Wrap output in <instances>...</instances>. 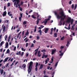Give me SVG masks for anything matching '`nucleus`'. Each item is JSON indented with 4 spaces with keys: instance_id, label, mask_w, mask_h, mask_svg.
<instances>
[{
    "instance_id": "obj_1",
    "label": "nucleus",
    "mask_w": 77,
    "mask_h": 77,
    "mask_svg": "<svg viewBox=\"0 0 77 77\" xmlns=\"http://www.w3.org/2000/svg\"><path fill=\"white\" fill-rule=\"evenodd\" d=\"M54 13L55 15H56L58 19L61 18V21H63L64 19H65V17H66V15L65 14L63 11H62L60 13V15L61 16H59V15L56 12H55Z\"/></svg>"
},
{
    "instance_id": "obj_2",
    "label": "nucleus",
    "mask_w": 77,
    "mask_h": 77,
    "mask_svg": "<svg viewBox=\"0 0 77 77\" xmlns=\"http://www.w3.org/2000/svg\"><path fill=\"white\" fill-rule=\"evenodd\" d=\"M13 2H14V6H15L16 5V7L17 8H18V3L20 2V0H14L13 1Z\"/></svg>"
},
{
    "instance_id": "obj_3",
    "label": "nucleus",
    "mask_w": 77,
    "mask_h": 77,
    "mask_svg": "<svg viewBox=\"0 0 77 77\" xmlns=\"http://www.w3.org/2000/svg\"><path fill=\"white\" fill-rule=\"evenodd\" d=\"M32 65H33V62L32 61H31L29 65L28 68V74H30V72H31Z\"/></svg>"
},
{
    "instance_id": "obj_4",
    "label": "nucleus",
    "mask_w": 77,
    "mask_h": 77,
    "mask_svg": "<svg viewBox=\"0 0 77 77\" xmlns=\"http://www.w3.org/2000/svg\"><path fill=\"white\" fill-rule=\"evenodd\" d=\"M37 17V24H38V23H39V20H41V19H38V18L39 17H40V16L39 15H38V13H36Z\"/></svg>"
},
{
    "instance_id": "obj_5",
    "label": "nucleus",
    "mask_w": 77,
    "mask_h": 77,
    "mask_svg": "<svg viewBox=\"0 0 77 77\" xmlns=\"http://www.w3.org/2000/svg\"><path fill=\"white\" fill-rule=\"evenodd\" d=\"M50 18H51V16H49L48 18L47 19H46L44 21V23H45V24H46L47 23V21H48V20H50Z\"/></svg>"
},
{
    "instance_id": "obj_6",
    "label": "nucleus",
    "mask_w": 77,
    "mask_h": 77,
    "mask_svg": "<svg viewBox=\"0 0 77 77\" xmlns=\"http://www.w3.org/2000/svg\"><path fill=\"white\" fill-rule=\"evenodd\" d=\"M71 18H67V20L66 21V23H70V22H71Z\"/></svg>"
},
{
    "instance_id": "obj_7",
    "label": "nucleus",
    "mask_w": 77,
    "mask_h": 77,
    "mask_svg": "<svg viewBox=\"0 0 77 77\" xmlns=\"http://www.w3.org/2000/svg\"><path fill=\"white\" fill-rule=\"evenodd\" d=\"M20 17H19V20L20 21H21V18L23 17V14L20 13Z\"/></svg>"
},
{
    "instance_id": "obj_8",
    "label": "nucleus",
    "mask_w": 77,
    "mask_h": 77,
    "mask_svg": "<svg viewBox=\"0 0 77 77\" xmlns=\"http://www.w3.org/2000/svg\"><path fill=\"white\" fill-rule=\"evenodd\" d=\"M29 34V30H28L26 32L25 34V35L24 37V38H25Z\"/></svg>"
},
{
    "instance_id": "obj_9",
    "label": "nucleus",
    "mask_w": 77,
    "mask_h": 77,
    "mask_svg": "<svg viewBox=\"0 0 77 77\" xmlns=\"http://www.w3.org/2000/svg\"><path fill=\"white\" fill-rule=\"evenodd\" d=\"M9 46V43L8 42H6L5 44V48H8V46Z\"/></svg>"
},
{
    "instance_id": "obj_10",
    "label": "nucleus",
    "mask_w": 77,
    "mask_h": 77,
    "mask_svg": "<svg viewBox=\"0 0 77 77\" xmlns=\"http://www.w3.org/2000/svg\"><path fill=\"white\" fill-rule=\"evenodd\" d=\"M2 27L3 31H5L6 29V26L3 25Z\"/></svg>"
},
{
    "instance_id": "obj_11",
    "label": "nucleus",
    "mask_w": 77,
    "mask_h": 77,
    "mask_svg": "<svg viewBox=\"0 0 77 77\" xmlns=\"http://www.w3.org/2000/svg\"><path fill=\"white\" fill-rule=\"evenodd\" d=\"M56 51V49L53 50V49L51 52V54H54V53H55V51Z\"/></svg>"
},
{
    "instance_id": "obj_12",
    "label": "nucleus",
    "mask_w": 77,
    "mask_h": 77,
    "mask_svg": "<svg viewBox=\"0 0 77 77\" xmlns=\"http://www.w3.org/2000/svg\"><path fill=\"white\" fill-rule=\"evenodd\" d=\"M9 59V57H7L3 61V63H5L6 62H7L8 61V59Z\"/></svg>"
},
{
    "instance_id": "obj_13",
    "label": "nucleus",
    "mask_w": 77,
    "mask_h": 77,
    "mask_svg": "<svg viewBox=\"0 0 77 77\" xmlns=\"http://www.w3.org/2000/svg\"><path fill=\"white\" fill-rule=\"evenodd\" d=\"M7 13H6V11H5L4 12H3V17H5L6 15V14Z\"/></svg>"
},
{
    "instance_id": "obj_14",
    "label": "nucleus",
    "mask_w": 77,
    "mask_h": 77,
    "mask_svg": "<svg viewBox=\"0 0 77 77\" xmlns=\"http://www.w3.org/2000/svg\"><path fill=\"white\" fill-rule=\"evenodd\" d=\"M41 51H39L38 53V57H40L41 56V54H40V52Z\"/></svg>"
},
{
    "instance_id": "obj_15",
    "label": "nucleus",
    "mask_w": 77,
    "mask_h": 77,
    "mask_svg": "<svg viewBox=\"0 0 77 77\" xmlns=\"http://www.w3.org/2000/svg\"><path fill=\"white\" fill-rule=\"evenodd\" d=\"M53 56H52V58H51V62H49L50 63H53Z\"/></svg>"
},
{
    "instance_id": "obj_16",
    "label": "nucleus",
    "mask_w": 77,
    "mask_h": 77,
    "mask_svg": "<svg viewBox=\"0 0 77 77\" xmlns=\"http://www.w3.org/2000/svg\"><path fill=\"white\" fill-rule=\"evenodd\" d=\"M48 29L47 28H46L45 29V33H47V32H48Z\"/></svg>"
},
{
    "instance_id": "obj_17",
    "label": "nucleus",
    "mask_w": 77,
    "mask_h": 77,
    "mask_svg": "<svg viewBox=\"0 0 77 77\" xmlns=\"http://www.w3.org/2000/svg\"><path fill=\"white\" fill-rule=\"evenodd\" d=\"M48 61H49V58H48L45 61V64H47V62H48Z\"/></svg>"
},
{
    "instance_id": "obj_18",
    "label": "nucleus",
    "mask_w": 77,
    "mask_h": 77,
    "mask_svg": "<svg viewBox=\"0 0 77 77\" xmlns=\"http://www.w3.org/2000/svg\"><path fill=\"white\" fill-rule=\"evenodd\" d=\"M17 55H21V51H19L18 52H17L16 54Z\"/></svg>"
},
{
    "instance_id": "obj_19",
    "label": "nucleus",
    "mask_w": 77,
    "mask_h": 77,
    "mask_svg": "<svg viewBox=\"0 0 77 77\" xmlns=\"http://www.w3.org/2000/svg\"><path fill=\"white\" fill-rule=\"evenodd\" d=\"M38 32L40 33V35H42V32L41 29H40L39 31H38Z\"/></svg>"
},
{
    "instance_id": "obj_20",
    "label": "nucleus",
    "mask_w": 77,
    "mask_h": 77,
    "mask_svg": "<svg viewBox=\"0 0 77 77\" xmlns=\"http://www.w3.org/2000/svg\"><path fill=\"white\" fill-rule=\"evenodd\" d=\"M57 36V34L56 33H54V37H55V38H56Z\"/></svg>"
},
{
    "instance_id": "obj_21",
    "label": "nucleus",
    "mask_w": 77,
    "mask_h": 77,
    "mask_svg": "<svg viewBox=\"0 0 77 77\" xmlns=\"http://www.w3.org/2000/svg\"><path fill=\"white\" fill-rule=\"evenodd\" d=\"M4 43H5V42H4V41L1 42L0 44L1 47L2 46V45H3V44Z\"/></svg>"
},
{
    "instance_id": "obj_22",
    "label": "nucleus",
    "mask_w": 77,
    "mask_h": 77,
    "mask_svg": "<svg viewBox=\"0 0 77 77\" xmlns=\"http://www.w3.org/2000/svg\"><path fill=\"white\" fill-rule=\"evenodd\" d=\"M40 27H39L38 28V29H42V28H43V27H44V26L42 25H41L40 26Z\"/></svg>"
},
{
    "instance_id": "obj_23",
    "label": "nucleus",
    "mask_w": 77,
    "mask_h": 77,
    "mask_svg": "<svg viewBox=\"0 0 77 77\" xmlns=\"http://www.w3.org/2000/svg\"><path fill=\"white\" fill-rule=\"evenodd\" d=\"M43 66H44L43 65V64H41L40 66L39 69H42L43 67Z\"/></svg>"
},
{
    "instance_id": "obj_24",
    "label": "nucleus",
    "mask_w": 77,
    "mask_h": 77,
    "mask_svg": "<svg viewBox=\"0 0 77 77\" xmlns=\"http://www.w3.org/2000/svg\"><path fill=\"white\" fill-rule=\"evenodd\" d=\"M58 64V62H57L56 63L55 65V67H57V66Z\"/></svg>"
},
{
    "instance_id": "obj_25",
    "label": "nucleus",
    "mask_w": 77,
    "mask_h": 77,
    "mask_svg": "<svg viewBox=\"0 0 77 77\" xmlns=\"http://www.w3.org/2000/svg\"><path fill=\"white\" fill-rule=\"evenodd\" d=\"M21 50H22V51H26V49H24V48H21Z\"/></svg>"
},
{
    "instance_id": "obj_26",
    "label": "nucleus",
    "mask_w": 77,
    "mask_h": 77,
    "mask_svg": "<svg viewBox=\"0 0 77 77\" xmlns=\"http://www.w3.org/2000/svg\"><path fill=\"white\" fill-rule=\"evenodd\" d=\"M9 49H8L6 51V53L7 54H8V53H9Z\"/></svg>"
},
{
    "instance_id": "obj_27",
    "label": "nucleus",
    "mask_w": 77,
    "mask_h": 77,
    "mask_svg": "<svg viewBox=\"0 0 77 77\" xmlns=\"http://www.w3.org/2000/svg\"><path fill=\"white\" fill-rule=\"evenodd\" d=\"M8 38V35H6L5 36V41H6L7 40V38Z\"/></svg>"
},
{
    "instance_id": "obj_28",
    "label": "nucleus",
    "mask_w": 77,
    "mask_h": 77,
    "mask_svg": "<svg viewBox=\"0 0 77 77\" xmlns=\"http://www.w3.org/2000/svg\"><path fill=\"white\" fill-rule=\"evenodd\" d=\"M10 5L11 4L10 3L8 2L7 4L8 7H9V6H10Z\"/></svg>"
},
{
    "instance_id": "obj_29",
    "label": "nucleus",
    "mask_w": 77,
    "mask_h": 77,
    "mask_svg": "<svg viewBox=\"0 0 77 77\" xmlns=\"http://www.w3.org/2000/svg\"><path fill=\"white\" fill-rule=\"evenodd\" d=\"M26 23H27V22H26V21H24L23 22V24L25 25V24H26Z\"/></svg>"
},
{
    "instance_id": "obj_30",
    "label": "nucleus",
    "mask_w": 77,
    "mask_h": 77,
    "mask_svg": "<svg viewBox=\"0 0 77 77\" xmlns=\"http://www.w3.org/2000/svg\"><path fill=\"white\" fill-rule=\"evenodd\" d=\"M0 72L1 73V74H2L3 72V70L2 69V70H1V72Z\"/></svg>"
},
{
    "instance_id": "obj_31",
    "label": "nucleus",
    "mask_w": 77,
    "mask_h": 77,
    "mask_svg": "<svg viewBox=\"0 0 77 77\" xmlns=\"http://www.w3.org/2000/svg\"><path fill=\"white\" fill-rule=\"evenodd\" d=\"M26 65L25 64H24L22 66V67H23L24 68L26 67Z\"/></svg>"
},
{
    "instance_id": "obj_32",
    "label": "nucleus",
    "mask_w": 77,
    "mask_h": 77,
    "mask_svg": "<svg viewBox=\"0 0 77 77\" xmlns=\"http://www.w3.org/2000/svg\"><path fill=\"white\" fill-rule=\"evenodd\" d=\"M32 17L34 19H35V18H36V17H35V16L33 15H32Z\"/></svg>"
},
{
    "instance_id": "obj_33",
    "label": "nucleus",
    "mask_w": 77,
    "mask_h": 77,
    "mask_svg": "<svg viewBox=\"0 0 77 77\" xmlns=\"http://www.w3.org/2000/svg\"><path fill=\"white\" fill-rule=\"evenodd\" d=\"M36 32V26H35V29L34 30V32Z\"/></svg>"
},
{
    "instance_id": "obj_34",
    "label": "nucleus",
    "mask_w": 77,
    "mask_h": 77,
    "mask_svg": "<svg viewBox=\"0 0 77 77\" xmlns=\"http://www.w3.org/2000/svg\"><path fill=\"white\" fill-rule=\"evenodd\" d=\"M64 39V36L63 37H62L61 38L60 40H61V41H62V40H63Z\"/></svg>"
},
{
    "instance_id": "obj_35",
    "label": "nucleus",
    "mask_w": 77,
    "mask_h": 77,
    "mask_svg": "<svg viewBox=\"0 0 77 77\" xmlns=\"http://www.w3.org/2000/svg\"><path fill=\"white\" fill-rule=\"evenodd\" d=\"M77 4H75V9L76 8H77Z\"/></svg>"
},
{
    "instance_id": "obj_36",
    "label": "nucleus",
    "mask_w": 77,
    "mask_h": 77,
    "mask_svg": "<svg viewBox=\"0 0 77 77\" xmlns=\"http://www.w3.org/2000/svg\"><path fill=\"white\" fill-rule=\"evenodd\" d=\"M73 22H74V20L72 19L71 20V24H72V23H73Z\"/></svg>"
},
{
    "instance_id": "obj_37",
    "label": "nucleus",
    "mask_w": 77,
    "mask_h": 77,
    "mask_svg": "<svg viewBox=\"0 0 77 77\" xmlns=\"http://www.w3.org/2000/svg\"><path fill=\"white\" fill-rule=\"evenodd\" d=\"M74 4H72V5L71 8H72V9H74Z\"/></svg>"
},
{
    "instance_id": "obj_38",
    "label": "nucleus",
    "mask_w": 77,
    "mask_h": 77,
    "mask_svg": "<svg viewBox=\"0 0 77 77\" xmlns=\"http://www.w3.org/2000/svg\"><path fill=\"white\" fill-rule=\"evenodd\" d=\"M38 63H36V64L35 65V67H37V66H38Z\"/></svg>"
},
{
    "instance_id": "obj_39",
    "label": "nucleus",
    "mask_w": 77,
    "mask_h": 77,
    "mask_svg": "<svg viewBox=\"0 0 77 77\" xmlns=\"http://www.w3.org/2000/svg\"><path fill=\"white\" fill-rule=\"evenodd\" d=\"M59 55L60 56H62L63 55V53H61V54H60Z\"/></svg>"
},
{
    "instance_id": "obj_40",
    "label": "nucleus",
    "mask_w": 77,
    "mask_h": 77,
    "mask_svg": "<svg viewBox=\"0 0 77 77\" xmlns=\"http://www.w3.org/2000/svg\"><path fill=\"white\" fill-rule=\"evenodd\" d=\"M23 4V1H22L21 2H20V5L21 6Z\"/></svg>"
},
{
    "instance_id": "obj_41",
    "label": "nucleus",
    "mask_w": 77,
    "mask_h": 77,
    "mask_svg": "<svg viewBox=\"0 0 77 77\" xmlns=\"http://www.w3.org/2000/svg\"><path fill=\"white\" fill-rule=\"evenodd\" d=\"M44 56L45 58H47V56H48V55H45L44 54Z\"/></svg>"
},
{
    "instance_id": "obj_42",
    "label": "nucleus",
    "mask_w": 77,
    "mask_h": 77,
    "mask_svg": "<svg viewBox=\"0 0 77 77\" xmlns=\"http://www.w3.org/2000/svg\"><path fill=\"white\" fill-rule=\"evenodd\" d=\"M42 52H45V50L44 49L41 51Z\"/></svg>"
},
{
    "instance_id": "obj_43",
    "label": "nucleus",
    "mask_w": 77,
    "mask_h": 77,
    "mask_svg": "<svg viewBox=\"0 0 77 77\" xmlns=\"http://www.w3.org/2000/svg\"><path fill=\"white\" fill-rule=\"evenodd\" d=\"M64 48V46H61L60 47V49H62Z\"/></svg>"
},
{
    "instance_id": "obj_44",
    "label": "nucleus",
    "mask_w": 77,
    "mask_h": 77,
    "mask_svg": "<svg viewBox=\"0 0 77 77\" xmlns=\"http://www.w3.org/2000/svg\"><path fill=\"white\" fill-rule=\"evenodd\" d=\"M37 39H39V36L38 35L37 36Z\"/></svg>"
},
{
    "instance_id": "obj_45",
    "label": "nucleus",
    "mask_w": 77,
    "mask_h": 77,
    "mask_svg": "<svg viewBox=\"0 0 77 77\" xmlns=\"http://www.w3.org/2000/svg\"><path fill=\"white\" fill-rule=\"evenodd\" d=\"M34 44H32L31 46V47H34Z\"/></svg>"
},
{
    "instance_id": "obj_46",
    "label": "nucleus",
    "mask_w": 77,
    "mask_h": 77,
    "mask_svg": "<svg viewBox=\"0 0 77 77\" xmlns=\"http://www.w3.org/2000/svg\"><path fill=\"white\" fill-rule=\"evenodd\" d=\"M71 29L72 30H74V26H72V27L71 28Z\"/></svg>"
},
{
    "instance_id": "obj_47",
    "label": "nucleus",
    "mask_w": 77,
    "mask_h": 77,
    "mask_svg": "<svg viewBox=\"0 0 77 77\" xmlns=\"http://www.w3.org/2000/svg\"><path fill=\"white\" fill-rule=\"evenodd\" d=\"M28 43H26V47H27V46H28Z\"/></svg>"
},
{
    "instance_id": "obj_48",
    "label": "nucleus",
    "mask_w": 77,
    "mask_h": 77,
    "mask_svg": "<svg viewBox=\"0 0 77 77\" xmlns=\"http://www.w3.org/2000/svg\"><path fill=\"white\" fill-rule=\"evenodd\" d=\"M15 50H16V47L15 46L14 48V51H15Z\"/></svg>"
},
{
    "instance_id": "obj_49",
    "label": "nucleus",
    "mask_w": 77,
    "mask_h": 77,
    "mask_svg": "<svg viewBox=\"0 0 77 77\" xmlns=\"http://www.w3.org/2000/svg\"><path fill=\"white\" fill-rule=\"evenodd\" d=\"M29 39H26L25 41L26 42H27L28 41H29Z\"/></svg>"
},
{
    "instance_id": "obj_50",
    "label": "nucleus",
    "mask_w": 77,
    "mask_h": 77,
    "mask_svg": "<svg viewBox=\"0 0 77 77\" xmlns=\"http://www.w3.org/2000/svg\"><path fill=\"white\" fill-rule=\"evenodd\" d=\"M37 53H38V51H36L35 53V55H36V54H37Z\"/></svg>"
},
{
    "instance_id": "obj_51",
    "label": "nucleus",
    "mask_w": 77,
    "mask_h": 77,
    "mask_svg": "<svg viewBox=\"0 0 77 77\" xmlns=\"http://www.w3.org/2000/svg\"><path fill=\"white\" fill-rule=\"evenodd\" d=\"M2 35H0V39H2Z\"/></svg>"
},
{
    "instance_id": "obj_52",
    "label": "nucleus",
    "mask_w": 77,
    "mask_h": 77,
    "mask_svg": "<svg viewBox=\"0 0 77 77\" xmlns=\"http://www.w3.org/2000/svg\"><path fill=\"white\" fill-rule=\"evenodd\" d=\"M35 70L36 71H37V70H38V68H37V67H35Z\"/></svg>"
},
{
    "instance_id": "obj_53",
    "label": "nucleus",
    "mask_w": 77,
    "mask_h": 77,
    "mask_svg": "<svg viewBox=\"0 0 77 77\" xmlns=\"http://www.w3.org/2000/svg\"><path fill=\"white\" fill-rule=\"evenodd\" d=\"M23 54H24V52H22V54H21V56H23Z\"/></svg>"
},
{
    "instance_id": "obj_54",
    "label": "nucleus",
    "mask_w": 77,
    "mask_h": 77,
    "mask_svg": "<svg viewBox=\"0 0 77 77\" xmlns=\"http://www.w3.org/2000/svg\"><path fill=\"white\" fill-rule=\"evenodd\" d=\"M33 43H34V44L36 42V40H34L33 41Z\"/></svg>"
},
{
    "instance_id": "obj_55",
    "label": "nucleus",
    "mask_w": 77,
    "mask_h": 77,
    "mask_svg": "<svg viewBox=\"0 0 77 77\" xmlns=\"http://www.w3.org/2000/svg\"><path fill=\"white\" fill-rule=\"evenodd\" d=\"M33 12V10H30V11H29V13L30 14V13H31V12Z\"/></svg>"
},
{
    "instance_id": "obj_56",
    "label": "nucleus",
    "mask_w": 77,
    "mask_h": 77,
    "mask_svg": "<svg viewBox=\"0 0 77 77\" xmlns=\"http://www.w3.org/2000/svg\"><path fill=\"white\" fill-rule=\"evenodd\" d=\"M72 2H71V1H70L69 2V5H71V3H72Z\"/></svg>"
},
{
    "instance_id": "obj_57",
    "label": "nucleus",
    "mask_w": 77,
    "mask_h": 77,
    "mask_svg": "<svg viewBox=\"0 0 77 77\" xmlns=\"http://www.w3.org/2000/svg\"><path fill=\"white\" fill-rule=\"evenodd\" d=\"M73 36H75V33L74 32H73L72 33Z\"/></svg>"
},
{
    "instance_id": "obj_58",
    "label": "nucleus",
    "mask_w": 77,
    "mask_h": 77,
    "mask_svg": "<svg viewBox=\"0 0 77 77\" xmlns=\"http://www.w3.org/2000/svg\"><path fill=\"white\" fill-rule=\"evenodd\" d=\"M56 29V27H55L54 29V32H55Z\"/></svg>"
},
{
    "instance_id": "obj_59",
    "label": "nucleus",
    "mask_w": 77,
    "mask_h": 77,
    "mask_svg": "<svg viewBox=\"0 0 77 77\" xmlns=\"http://www.w3.org/2000/svg\"><path fill=\"white\" fill-rule=\"evenodd\" d=\"M71 28H70V26H68V29L70 30Z\"/></svg>"
},
{
    "instance_id": "obj_60",
    "label": "nucleus",
    "mask_w": 77,
    "mask_h": 77,
    "mask_svg": "<svg viewBox=\"0 0 77 77\" xmlns=\"http://www.w3.org/2000/svg\"><path fill=\"white\" fill-rule=\"evenodd\" d=\"M9 16H10V17L11 16H12V14H9Z\"/></svg>"
},
{
    "instance_id": "obj_61",
    "label": "nucleus",
    "mask_w": 77,
    "mask_h": 77,
    "mask_svg": "<svg viewBox=\"0 0 77 77\" xmlns=\"http://www.w3.org/2000/svg\"><path fill=\"white\" fill-rule=\"evenodd\" d=\"M62 23H60L59 24V26H61L62 25Z\"/></svg>"
},
{
    "instance_id": "obj_62",
    "label": "nucleus",
    "mask_w": 77,
    "mask_h": 77,
    "mask_svg": "<svg viewBox=\"0 0 77 77\" xmlns=\"http://www.w3.org/2000/svg\"><path fill=\"white\" fill-rule=\"evenodd\" d=\"M20 11H22V8H20Z\"/></svg>"
},
{
    "instance_id": "obj_63",
    "label": "nucleus",
    "mask_w": 77,
    "mask_h": 77,
    "mask_svg": "<svg viewBox=\"0 0 77 77\" xmlns=\"http://www.w3.org/2000/svg\"><path fill=\"white\" fill-rule=\"evenodd\" d=\"M11 11L8 12V15H9L10 14H11Z\"/></svg>"
},
{
    "instance_id": "obj_64",
    "label": "nucleus",
    "mask_w": 77,
    "mask_h": 77,
    "mask_svg": "<svg viewBox=\"0 0 77 77\" xmlns=\"http://www.w3.org/2000/svg\"><path fill=\"white\" fill-rule=\"evenodd\" d=\"M44 77H48V76H47V75H45L44 76Z\"/></svg>"
}]
</instances>
